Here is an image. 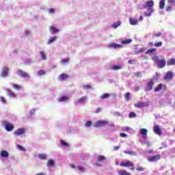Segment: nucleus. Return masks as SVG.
I'll use <instances>...</instances> for the list:
<instances>
[{
    "label": "nucleus",
    "mask_w": 175,
    "mask_h": 175,
    "mask_svg": "<svg viewBox=\"0 0 175 175\" xmlns=\"http://www.w3.org/2000/svg\"><path fill=\"white\" fill-rule=\"evenodd\" d=\"M12 87L13 88H14V90H16L17 91H20V90L21 89V86L17 84H13Z\"/></svg>",
    "instance_id": "obj_36"
},
{
    "label": "nucleus",
    "mask_w": 175,
    "mask_h": 175,
    "mask_svg": "<svg viewBox=\"0 0 175 175\" xmlns=\"http://www.w3.org/2000/svg\"><path fill=\"white\" fill-rule=\"evenodd\" d=\"M120 166H121L122 167H131V170H135V164L129 161H127L126 162H121Z\"/></svg>",
    "instance_id": "obj_2"
},
{
    "label": "nucleus",
    "mask_w": 175,
    "mask_h": 175,
    "mask_svg": "<svg viewBox=\"0 0 175 175\" xmlns=\"http://www.w3.org/2000/svg\"><path fill=\"white\" fill-rule=\"evenodd\" d=\"M60 143H61L62 146H64V147H69V144L65 142V141H64V140H61Z\"/></svg>",
    "instance_id": "obj_42"
},
{
    "label": "nucleus",
    "mask_w": 175,
    "mask_h": 175,
    "mask_svg": "<svg viewBox=\"0 0 175 175\" xmlns=\"http://www.w3.org/2000/svg\"><path fill=\"white\" fill-rule=\"evenodd\" d=\"M166 12H172V6H167L165 8Z\"/></svg>",
    "instance_id": "obj_55"
},
{
    "label": "nucleus",
    "mask_w": 175,
    "mask_h": 175,
    "mask_svg": "<svg viewBox=\"0 0 175 175\" xmlns=\"http://www.w3.org/2000/svg\"><path fill=\"white\" fill-rule=\"evenodd\" d=\"M159 159H161V154H156L147 158V161H148V162H158Z\"/></svg>",
    "instance_id": "obj_5"
},
{
    "label": "nucleus",
    "mask_w": 175,
    "mask_h": 175,
    "mask_svg": "<svg viewBox=\"0 0 175 175\" xmlns=\"http://www.w3.org/2000/svg\"><path fill=\"white\" fill-rule=\"evenodd\" d=\"M114 150H115V151H117L118 150H120V146H115Z\"/></svg>",
    "instance_id": "obj_60"
},
{
    "label": "nucleus",
    "mask_w": 175,
    "mask_h": 175,
    "mask_svg": "<svg viewBox=\"0 0 175 175\" xmlns=\"http://www.w3.org/2000/svg\"><path fill=\"white\" fill-rule=\"evenodd\" d=\"M166 66V60L165 59H159L157 62V68L159 69H162L163 68H165Z\"/></svg>",
    "instance_id": "obj_9"
},
{
    "label": "nucleus",
    "mask_w": 175,
    "mask_h": 175,
    "mask_svg": "<svg viewBox=\"0 0 175 175\" xmlns=\"http://www.w3.org/2000/svg\"><path fill=\"white\" fill-rule=\"evenodd\" d=\"M129 21H130L131 25H137V23H138L137 19L130 18Z\"/></svg>",
    "instance_id": "obj_21"
},
{
    "label": "nucleus",
    "mask_w": 175,
    "mask_h": 175,
    "mask_svg": "<svg viewBox=\"0 0 175 175\" xmlns=\"http://www.w3.org/2000/svg\"><path fill=\"white\" fill-rule=\"evenodd\" d=\"M25 35H29V31H25Z\"/></svg>",
    "instance_id": "obj_64"
},
{
    "label": "nucleus",
    "mask_w": 175,
    "mask_h": 175,
    "mask_svg": "<svg viewBox=\"0 0 175 175\" xmlns=\"http://www.w3.org/2000/svg\"><path fill=\"white\" fill-rule=\"evenodd\" d=\"M129 118H135L136 117V114L135 112H130L129 114Z\"/></svg>",
    "instance_id": "obj_44"
},
{
    "label": "nucleus",
    "mask_w": 175,
    "mask_h": 175,
    "mask_svg": "<svg viewBox=\"0 0 175 175\" xmlns=\"http://www.w3.org/2000/svg\"><path fill=\"white\" fill-rule=\"evenodd\" d=\"M168 3H173L174 2V0H167Z\"/></svg>",
    "instance_id": "obj_61"
},
{
    "label": "nucleus",
    "mask_w": 175,
    "mask_h": 175,
    "mask_svg": "<svg viewBox=\"0 0 175 175\" xmlns=\"http://www.w3.org/2000/svg\"><path fill=\"white\" fill-rule=\"evenodd\" d=\"M124 98L127 102H129V100H131V93L130 92L125 93Z\"/></svg>",
    "instance_id": "obj_27"
},
{
    "label": "nucleus",
    "mask_w": 175,
    "mask_h": 175,
    "mask_svg": "<svg viewBox=\"0 0 175 175\" xmlns=\"http://www.w3.org/2000/svg\"><path fill=\"white\" fill-rule=\"evenodd\" d=\"M161 90H163V91H166V90H167V86H166V85L160 83L156 88H154V92H158L161 91Z\"/></svg>",
    "instance_id": "obj_8"
},
{
    "label": "nucleus",
    "mask_w": 175,
    "mask_h": 175,
    "mask_svg": "<svg viewBox=\"0 0 175 175\" xmlns=\"http://www.w3.org/2000/svg\"><path fill=\"white\" fill-rule=\"evenodd\" d=\"M124 154H129V155H131V156H135L136 155V152L135 151H124Z\"/></svg>",
    "instance_id": "obj_33"
},
{
    "label": "nucleus",
    "mask_w": 175,
    "mask_h": 175,
    "mask_svg": "<svg viewBox=\"0 0 175 175\" xmlns=\"http://www.w3.org/2000/svg\"><path fill=\"white\" fill-rule=\"evenodd\" d=\"M92 125V122L91 121H88L85 124V126H87L88 128H90Z\"/></svg>",
    "instance_id": "obj_49"
},
{
    "label": "nucleus",
    "mask_w": 175,
    "mask_h": 175,
    "mask_svg": "<svg viewBox=\"0 0 175 175\" xmlns=\"http://www.w3.org/2000/svg\"><path fill=\"white\" fill-rule=\"evenodd\" d=\"M50 32L51 33H57L59 32V29H57V27H50Z\"/></svg>",
    "instance_id": "obj_20"
},
{
    "label": "nucleus",
    "mask_w": 175,
    "mask_h": 175,
    "mask_svg": "<svg viewBox=\"0 0 175 175\" xmlns=\"http://www.w3.org/2000/svg\"><path fill=\"white\" fill-rule=\"evenodd\" d=\"M0 100H1V103H4V104L7 103L6 99L3 96L0 97Z\"/></svg>",
    "instance_id": "obj_47"
},
{
    "label": "nucleus",
    "mask_w": 175,
    "mask_h": 175,
    "mask_svg": "<svg viewBox=\"0 0 175 175\" xmlns=\"http://www.w3.org/2000/svg\"><path fill=\"white\" fill-rule=\"evenodd\" d=\"M69 100V97L68 96H62V97L58 98V102H66V100Z\"/></svg>",
    "instance_id": "obj_19"
},
{
    "label": "nucleus",
    "mask_w": 175,
    "mask_h": 175,
    "mask_svg": "<svg viewBox=\"0 0 175 175\" xmlns=\"http://www.w3.org/2000/svg\"><path fill=\"white\" fill-rule=\"evenodd\" d=\"M155 51H157V49L152 48L150 49H148L147 53H155Z\"/></svg>",
    "instance_id": "obj_46"
},
{
    "label": "nucleus",
    "mask_w": 175,
    "mask_h": 175,
    "mask_svg": "<svg viewBox=\"0 0 175 175\" xmlns=\"http://www.w3.org/2000/svg\"><path fill=\"white\" fill-rule=\"evenodd\" d=\"M77 169H79V170H80V172H84V168L83 167H81V165H79L77 167Z\"/></svg>",
    "instance_id": "obj_57"
},
{
    "label": "nucleus",
    "mask_w": 175,
    "mask_h": 175,
    "mask_svg": "<svg viewBox=\"0 0 175 175\" xmlns=\"http://www.w3.org/2000/svg\"><path fill=\"white\" fill-rule=\"evenodd\" d=\"M135 77H143V75L140 72H136L134 73Z\"/></svg>",
    "instance_id": "obj_43"
},
{
    "label": "nucleus",
    "mask_w": 175,
    "mask_h": 175,
    "mask_svg": "<svg viewBox=\"0 0 175 175\" xmlns=\"http://www.w3.org/2000/svg\"><path fill=\"white\" fill-rule=\"evenodd\" d=\"M154 79H150L149 81L146 83V86L145 88L146 92L151 91L154 88Z\"/></svg>",
    "instance_id": "obj_3"
},
{
    "label": "nucleus",
    "mask_w": 175,
    "mask_h": 175,
    "mask_svg": "<svg viewBox=\"0 0 175 175\" xmlns=\"http://www.w3.org/2000/svg\"><path fill=\"white\" fill-rule=\"evenodd\" d=\"M1 157L3 158H8L9 157V153L6 150H1Z\"/></svg>",
    "instance_id": "obj_23"
},
{
    "label": "nucleus",
    "mask_w": 175,
    "mask_h": 175,
    "mask_svg": "<svg viewBox=\"0 0 175 175\" xmlns=\"http://www.w3.org/2000/svg\"><path fill=\"white\" fill-rule=\"evenodd\" d=\"M154 7V1L149 0L146 2V3L142 5V7H140L139 9L143 10L146 9V8H148V10L149 11V13L145 12V16L146 17H150L151 14L154 12V10H152V8Z\"/></svg>",
    "instance_id": "obj_1"
},
{
    "label": "nucleus",
    "mask_w": 175,
    "mask_h": 175,
    "mask_svg": "<svg viewBox=\"0 0 175 175\" xmlns=\"http://www.w3.org/2000/svg\"><path fill=\"white\" fill-rule=\"evenodd\" d=\"M138 53H144V48H141V49L139 50Z\"/></svg>",
    "instance_id": "obj_59"
},
{
    "label": "nucleus",
    "mask_w": 175,
    "mask_h": 175,
    "mask_svg": "<svg viewBox=\"0 0 175 175\" xmlns=\"http://www.w3.org/2000/svg\"><path fill=\"white\" fill-rule=\"evenodd\" d=\"M152 59L153 61H155L157 63H158V61H159V57L157 55H154L152 57Z\"/></svg>",
    "instance_id": "obj_48"
},
{
    "label": "nucleus",
    "mask_w": 175,
    "mask_h": 175,
    "mask_svg": "<svg viewBox=\"0 0 175 175\" xmlns=\"http://www.w3.org/2000/svg\"><path fill=\"white\" fill-rule=\"evenodd\" d=\"M138 172H144V168L143 167H139L137 168Z\"/></svg>",
    "instance_id": "obj_53"
},
{
    "label": "nucleus",
    "mask_w": 175,
    "mask_h": 175,
    "mask_svg": "<svg viewBox=\"0 0 175 175\" xmlns=\"http://www.w3.org/2000/svg\"><path fill=\"white\" fill-rule=\"evenodd\" d=\"M122 67L120 65H114L111 67L112 70H120Z\"/></svg>",
    "instance_id": "obj_26"
},
{
    "label": "nucleus",
    "mask_w": 175,
    "mask_h": 175,
    "mask_svg": "<svg viewBox=\"0 0 175 175\" xmlns=\"http://www.w3.org/2000/svg\"><path fill=\"white\" fill-rule=\"evenodd\" d=\"M121 25V21H118L116 23H113L112 27L116 29V28H118Z\"/></svg>",
    "instance_id": "obj_34"
},
{
    "label": "nucleus",
    "mask_w": 175,
    "mask_h": 175,
    "mask_svg": "<svg viewBox=\"0 0 175 175\" xmlns=\"http://www.w3.org/2000/svg\"><path fill=\"white\" fill-rule=\"evenodd\" d=\"M4 125L8 132H12V131L14 129V126L8 121L4 122Z\"/></svg>",
    "instance_id": "obj_6"
},
{
    "label": "nucleus",
    "mask_w": 175,
    "mask_h": 175,
    "mask_svg": "<svg viewBox=\"0 0 175 175\" xmlns=\"http://www.w3.org/2000/svg\"><path fill=\"white\" fill-rule=\"evenodd\" d=\"M120 137H128V135L124 133H120Z\"/></svg>",
    "instance_id": "obj_51"
},
{
    "label": "nucleus",
    "mask_w": 175,
    "mask_h": 175,
    "mask_svg": "<svg viewBox=\"0 0 175 175\" xmlns=\"http://www.w3.org/2000/svg\"><path fill=\"white\" fill-rule=\"evenodd\" d=\"M55 40H57V37H52L48 40L47 44H51V43L55 42Z\"/></svg>",
    "instance_id": "obj_31"
},
{
    "label": "nucleus",
    "mask_w": 175,
    "mask_h": 175,
    "mask_svg": "<svg viewBox=\"0 0 175 175\" xmlns=\"http://www.w3.org/2000/svg\"><path fill=\"white\" fill-rule=\"evenodd\" d=\"M24 133H25V129H18L14 132V135L15 136H20L21 135H24Z\"/></svg>",
    "instance_id": "obj_12"
},
{
    "label": "nucleus",
    "mask_w": 175,
    "mask_h": 175,
    "mask_svg": "<svg viewBox=\"0 0 175 175\" xmlns=\"http://www.w3.org/2000/svg\"><path fill=\"white\" fill-rule=\"evenodd\" d=\"M134 106H135V107H137L138 109H142L143 107H146V105L145 103L139 102L137 103L134 104Z\"/></svg>",
    "instance_id": "obj_17"
},
{
    "label": "nucleus",
    "mask_w": 175,
    "mask_h": 175,
    "mask_svg": "<svg viewBox=\"0 0 175 175\" xmlns=\"http://www.w3.org/2000/svg\"><path fill=\"white\" fill-rule=\"evenodd\" d=\"M38 158H40V159H42V160L47 159V157L44 154H38Z\"/></svg>",
    "instance_id": "obj_35"
},
{
    "label": "nucleus",
    "mask_w": 175,
    "mask_h": 175,
    "mask_svg": "<svg viewBox=\"0 0 175 175\" xmlns=\"http://www.w3.org/2000/svg\"><path fill=\"white\" fill-rule=\"evenodd\" d=\"M147 133L148 131L146 129H140V133L142 135V139H147Z\"/></svg>",
    "instance_id": "obj_15"
},
{
    "label": "nucleus",
    "mask_w": 175,
    "mask_h": 175,
    "mask_svg": "<svg viewBox=\"0 0 175 175\" xmlns=\"http://www.w3.org/2000/svg\"><path fill=\"white\" fill-rule=\"evenodd\" d=\"M154 35L157 38H159V36H161L162 33L161 32H158V33H155Z\"/></svg>",
    "instance_id": "obj_54"
},
{
    "label": "nucleus",
    "mask_w": 175,
    "mask_h": 175,
    "mask_svg": "<svg viewBox=\"0 0 175 175\" xmlns=\"http://www.w3.org/2000/svg\"><path fill=\"white\" fill-rule=\"evenodd\" d=\"M165 0H161L159 3V8L160 9L163 10L165 8Z\"/></svg>",
    "instance_id": "obj_32"
},
{
    "label": "nucleus",
    "mask_w": 175,
    "mask_h": 175,
    "mask_svg": "<svg viewBox=\"0 0 175 175\" xmlns=\"http://www.w3.org/2000/svg\"><path fill=\"white\" fill-rule=\"evenodd\" d=\"M58 79L61 81H64V80H66V79H69V75H68L67 74H65V73H62L59 76Z\"/></svg>",
    "instance_id": "obj_14"
},
{
    "label": "nucleus",
    "mask_w": 175,
    "mask_h": 175,
    "mask_svg": "<svg viewBox=\"0 0 175 175\" xmlns=\"http://www.w3.org/2000/svg\"><path fill=\"white\" fill-rule=\"evenodd\" d=\"M101 111H102V108H97L96 110V113H100Z\"/></svg>",
    "instance_id": "obj_58"
},
{
    "label": "nucleus",
    "mask_w": 175,
    "mask_h": 175,
    "mask_svg": "<svg viewBox=\"0 0 175 175\" xmlns=\"http://www.w3.org/2000/svg\"><path fill=\"white\" fill-rule=\"evenodd\" d=\"M139 21H143V16H139Z\"/></svg>",
    "instance_id": "obj_62"
},
{
    "label": "nucleus",
    "mask_w": 175,
    "mask_h": 175,
    "mask_svg": "<svg viewBox=\"0 0 175 175\" xmlns=\"http://www.w3.org/2000/svg\"><path fill=\"white\" fill-rule=\"evenodd\" d=\"M18 75L21 77H25V78L29 77V75L28 74V72H24V71L21 70H18Z\"/></svg>",
    "instance_id": "obj_11"
},
{
    "label": "nucleus",
    "mask_w": 175,
    "mask_h": 175,
    "mask_svg": "<svg viewBox=\"0 0 175 175\" xmlns=\"http://www.w3.org/2000/svg\"><path fill=\"white\" fill-rule=\"evenodd\" d=\"M153 132L156 133V135H159V136H161L162 135V131H161V128L158 124H156L153 126Z\"/></svg>",
    "instance_id": "obj_10"
},
{
    "label": "nucleus",
    "mask_w": 175,
    "mask_h": 175,
    "mask_svg": "<svg viewBox=\"0 0 175 175\" xmlns=\"http://www.w3.org/2000/svg\"><path fill=\"white\" fill-rule=\"evenodd\" d=\"M148 44H149V46H154V42H150L149 43H148Z\"/></svg>",
    "instance_id": "obj_63"
},
{
    "label": "nucleus",
    "mask_w": 175,
    "mask_h": 175,
    "mask_svg": "<svg viewBox=\"0 0 175 175\" xmlns=\"http://www.w3.org/2000/svg\"><path fill=\"white\" fill-rule=\"evenodd\" d=\"M109 124V122L106 120H98L97 122H94L93 124L95 128L98 126H105V125H107Z\"/></svg>",
    "instance_id": "obj_4"
},
{
    "label": "nucleus",
    "mask_w": 175,
    "mask_h": 175,
    "mask_svg": "<svg viewBox=\"0 0 175 175\" xmlns=\"http://www.w3.org/2000/svg\"><path fill=\"white\" fill-rule=\"evenodd\" d=\"M40 54L42 59H43V61H46V54L44 53V52L41 51L40 53Z\"/></svg>",
    "instance_id": "obj_40"
},
{
    "label": "nucleus",
    "mask_w": 175,
    "mask_h": 175,
    "mask_svg": "<svg viewBox=\"0 0 175 175\" xmlns=\"http://www.w3.org/2000/svg\"><path fill=\"white\" fill-rule=\"evenodd\" d=\"M123 44H129V43H132V39L124 40L122 42Z\"/></svg>",
    "instance_id": "obj_37"
},
{
    "label": "nucleus",
    "mask_w": 175,
    "mask_h": 175,
    "mask_svg": "<svg viewBox=\"0 0 175 175\" xmlns=\"http://www.w3.org/2000/svg\"><path fill=\"white\" fill-rule=\"evenodd\" d=\"M163 44V43L162 42H155L154 44V46L155 47H162V45Z\"/></svg>",
    "instance_id": "obj_39"
},
{
    "label": "nucleus",
    "mask_w": 175,
    "mask_h": 175,
    "mask_svg": "<svg viewBox=\"0 0 175 175\" xmlns=\"http://www.w3.org/2000/svg\"><path fill=\"white\" fill-rule=\"evenodd\" d=\"M110 97V94L108 93H105L100 96L101 99H107Z\"/></svg>",
    "instance_id": "obj_30"
},
{
    "label": "nucleus",
    "mask_w": 175,
    "mask_h": 175,
    "mask_svg": "<svg viewBox=\"0 0 175 175\" xmlns=\"http://www.w3.org/2000/svg\"><path fill=\"white\" fill-rule=\"evenodd\" d=\"M119 175H131V173L126 172V170H119L118 172Z\"/></svg>",
    "instance_id": "obj_24"
},
{
    "label": "nucleus",
    "mask_w": 175,
    "mask_h": 175,
    "mask_svg": "<svg viewBox=\"0 0 175 175\" xmlns=\"http://www.w3.org/2000/svg\"><path fill=\"white\" fill-rule=\"evenodd\" d=\"M1 77H8L9 76V68L5 66L4 67L0 74Z\"/></svg>",
    "instance_id": "obj_7"
},
{
    "label": "nucleus",
    "mask_w": 175,
    "mask_h": 175,
    "mask_svg": "<svg viewBox=\"0 0 175 175\" xmlns=\"http://www.w3.org/2000/svg\"><path fill=\"white\" fill-rule=\"evenodd\" d=\"M6 92H7L8 96H10V98H16V96H17V95L15 94L14 92L12 91V90L10 89H7Z\"/></svg>",
    "instance_id": "obj_16"
},
{
    "label": "nucleus",
    "mask_w": 175,
    "mask_h": 175,
    "mask_svg": "<svg viewBox=\"0 0 175 175\" xmlns=\"http://www.w3.org/2000/svg\"><path fill=\"white\" fill-rule=\"evenodd\" d=\"M38 76H43L44 75H46V71L44 70H40L38 72Z\"/></svg>",
    "instance_id": "obj_38"
},
{
    "label": "nucleus",
    "mask_w": 175,
    "mask_h": 175,
    "mask_svg": "<svg viewBox=\"0 0 175 175\" xmlns=\"http://www.w3.org/2000/svg\"><path fill=\"white\" fill-rule=\"evenodd\" d=\"M18 148H19V150H21V151H25V148H24L21 145H18Z\"/></svg>",
    "instance_id": "obj_56"
},
{
    "label": "nucleus",
    "mask_w": 175,
    "mask_h": 175,
    "mask_svg": "<svg viewBox=\"0 0 175 175\" xmlns=\"http://www.w3.org/2000/svg\"><path fill=\"white\" fill-rule=\"evenodd\" d=\"M128 64H130V65H135V64H136V60L135 59L129 60Z\"/></svg>",
    "instance_id": "obj_50"
},
{
    "label": "nucleus",
    "mask_w": 175,
    "mask_h": 175,
    "mask_svg": "<svg viewBox=\"0 0 175 175\" xmlns=\"http://www.w3.org/2000/svg\"><path fill=\"white\" fill-rule=\"evenodd\" d=\"M69 62V57H67L66 59H62L61 60V64H68Z\"/></svg>",
    "instance_id": "obj_41"
},
{
    "label": "nucleus",
    "mask_w": 175,
    "mask_h": 175,
    "mask_svg": "<svg viewBox=\"0 0 175 175\" xmlns=\"http://www.w3.org/2000/svg\"><path fill=\"white\" fill-rule=\"evenodd\" d=\"M83 88L85 90H91L92 88V86H91V85H83Z\"/></svg>",
    "instance_id": "obj_45"
},
{
    "label": "nucleus",
    "mask_w": 175,
    "mask_h": 175,
    "mask_svg": "<svg viewBox=\"0 0 175 175\" xmlns=\"http://www.w3.org/2000/svg\"><path fill=\"white\" fill-rule=\"evenodd\" d=\"M105 159H106V157H105V156L103 155H98L97 158L98 162H103V161H105Z\"/></svg>",
    "instance_id": "obj_29"
},
{
    "label": "nucleus",
    "mask_w": 175,
    "mask_h": 175,
    "mask_svg": "<svg viewBox=\"0 0 175 175\" xmlns=\"http://www.w3.org/2000/svg\"><path fill=\"white\" fill-rule=\"evenodd\" d=\"M87 98H88L87 96H82L79 99L78 102L79 103H84V102L87 100Z\"/></svg>",
    "instance_id": "obj_28"
},
{
    "label": "nucleus",
    "mask_w": 175,
    "mask_h": 175,
    "mask_svg": "<svg viewBox=\"0 0 175 175\" xmlns=\"http://www.w3.org/2000/svg\"><path fill=\"white\" fill-rule=\"evenodd\" d=\"M46 166L47 167L55 166V161H54L53 159L48 160L46 163Z\"/></svg>",
    "instance_id": "obj_18"
},
{
    "label": "nucleus",
    "mask_w": 175,
    "mask_h": 175,
    "mask_svg": "<svg viewBox=\"0 0 175 175\" xmlns=\"http://www.w3.org/2000/svg\"><path fill=\"white\" fill-rule=\"evenodd\" d=\"M167 65L168 66H171L172 65H175V59L174 58H170L167 62Z\"/></svg>",
    "instance_id": "obj_22"
},
{
    "label": "nucleus",
    "mask_w": 175,
    "mask_h": 175,
    "mask_svg": "<svg viewBox=\"0 0 175 175\" xmlns=\"http://www.w3.org/2000/svg\"><path fill=\"white\" fill-rule=\"evenodd\" d=\"M174 77L173 72H168L165 74L164 77V80H172Z\"/></svg>",
    "instance_id": "obj_13"
},
{
    "label": "nucleus",
    "mask_w": 175,
    "mask_h": 175,
    "mask_svg": "<svg viewBox=\"0 0 175 175\" xmlns=\"http://www.w3.org/2000/svg\"><path fill=\"white\" fill-rule=\"evenodd\" d=\"M109 47H113V49H120V48L122 47V45L116 44V43H112L109 45Z\"/></svg>",
    "instance_id": "obj_25"
},
{
    "label": "nucleus",
    "mask_w": 175,
    "mask_h": 175,
    "mask_svg": "<svg viewBox=\"0 0 175 175\" xmlns=\"http://www.w3.org/2000/svg\"><path fill=\"white\" fill-rule=\"evenodd\" d=\"M54 12H55V9H54V8H50L49 10V14H51L52 13H54Z\"/></svg>",
    "instance_id": "obj_52"
}]
</instances>
